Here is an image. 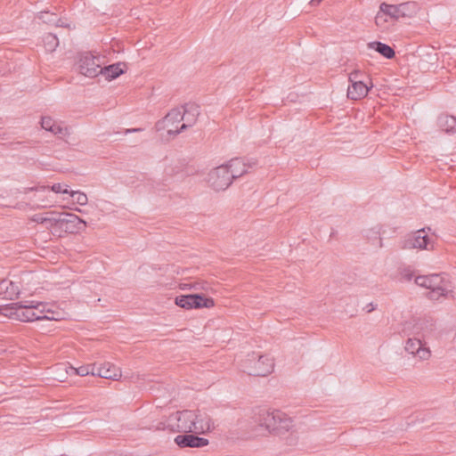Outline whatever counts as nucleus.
Segmentation results:
<instances>
[{
	"instance_id": "1",
	"label": "nucleus",
	"mask_w": 456,
	"mask_h": 456,
	"mask_svg": "<svg viewBox=\"0 0 456 456\" xmlns=\"http://www.w3.org/2000/svg\"><path fill=\"white\" fill-rule=\"evenodd\" d=\"M256 421L269 433L279 436L290 431L293 427L291 417L280 410L261 409L258 411Z\"/></svg>"
},
{
	"instance_id": "2",
	"label": "nucleus",
	"mask_w": 456,
	"mask_h": 456,
	"mask_svg": "<svg viewBox=\"0 0 456 456\" xmlns=\"http://www.w3.org/2000/svg\"><path fill=\"white\" fill-rule=\"evenodd\" d=\"M415 284L429 289L427 296L431 300H439L440 297H448L453 293L451 282L441 274L416 276Z\"/></svg>"
},
{
	"instance_id": "3",
	"label": "nucleus",
	"mask_w": 456,
	"mask_h": 456,
	"mask_svg": "<svg viewBox=\"0 0 456 456\" xmlns=\"http://www.w3.org/2000/svg\"><path fill=\"white\" fill-rule=\"evenodd\" d=\"M86 222L80 219L75 214L70 213H56L53 214V229L54 235L61 236L62 233H77L86 229Z\"/></svg>"
},
{
	"instance_id": "4",
	"label": "nucleus",
	"mask_w": 456,
	"mask_h": 456,
	"mask_svg": "<svg viewBox=\"0 0 456 456\" xmlns=\"http://www.w3.org/2000/svg\"><path fill=\"white\" fill-rule=\"evenodd\" d=\"M34 301L15 302L1 306L0 312L9 318L21 321V322H33L38 318L37 312H36Z\"/></svg>"
},
{
	"instance_id": "5",
	"label": "nucleus",
	"mask_w": 456,
	"mask_h": 456,
	"mask_svg": "<svg viewBox=\"0 0 456 456\" xmlns=\"http://www.w3.org/2000/svg\"><path fill=\"white\" fill-rule=\"evenodd\" d=\"M244 371L253 376H266L273 372L274 362L273 358L252 353L242 362Z\"/></svg>"
},
{
	"instance_id": "6",
	"label": "nucleus",
	"mask_w": 456,
	"mask_h": 456,
	"mask_svg": "<svg viewBox=\"0 0 456 456\" xmlns=\"http://www.w3.org/2000/svg\"><path fill=\"white\" fill-rule=\"evenodd\" d=\"M167 426L179 433H193L194 410L177 411L168 417Z\"/></svg>"
},
{
	"instance_id": "7",
	"label": "nucleus",
	"mask_w": 456,
	"mask_h": 456,
	"mask_svg": "<svg viewBox=\"0 0 456 456\" xmlns=\"http://www.w3.org/2000/svg\"><path fill=\"white\" fill-rule=\"evenodd\" d=\"M175 303L186 310L200 309V307L210 309L215 305L213 297H206L201 293L177 296L175 298Z\"/></svg>"
},
{
	"instance_id": "8",
	"label": "nucleus",
	"mask_w": 456,
	"mask_h": 456,
	"mask_svg": "<svg viewBox=\"0 0 456 456\" xmlns=\"http://www.w3.org/2000/svg\"><path fill=\"white\" fill-rule=\"evenodd\" d=\"M100 56H94L86 52L82 54L78 59L77 69L80 74L94 77L102 72V62Z\"/></svg>"
},
{
	"instance_id": "9",
	"label": "nucleus",
	"mask_w": 456,
	"mask_h": 456,
	"mask_svg": "<svg viewBox=\"0 0 456 456\" xmlns=\"http://www.w3.org/2000/svg\"><path fill=\"white\" fill-rule=\"evenodd\" d=\"M183 119L181 109H173L167 114L163 119L158 121L157 129H166L167 134L175 136L183 131L179 126L180 122Z\"/></svg>"
},
{
	"instance_id": "10",
	"label": "nucleus",
	"mask_w": 456,
	"mask_h": 456,
	"mask_svg": "<svg viewBox=\"0 0 456 456\" xmlns=\"http://www.w3.org/2000/svg\"><path fill=\"white\" fill-rule=\"evenodd\" d=\"M231 177L229 168L223 164L209 172L208 182L215 191H224L232 183Z\"/></svg>"
},
{
	"instance_id": "11",
	"label": "nucleus",
	"mask_w": 456,
	"mask_h": 456,
	"mask_svg": "<svg viewBox=\"0 0 456 456\" xmlns=\"http://www.w3.org/2000/svg\"><path fill=\"white\" fill-rule=\"evenodd\" d=\"M434 330L435 324L433 321L428 319H417L408 322L404 328V330H409V335L419 338L422 341L429 337Z\"/></svg>"
},
{
	"instance_id": "12",
	"label": "nucleus",
	"mask_w": 456,
	"mask_h": 456,
	"mask_svg": "<svg viewBox=\"0 0 456 456\" xmlns=\"http://www.w3.org/2000/svg\"><path fill=\"white\" fill-rule=\"evenodd\" d=\"M215 424L210 415L203 410H194L193 433L204 435L213 432Z\"/></svg>"
},
{
	"instance_id": "13",
	"label": "nucleus",
	"mask_w": 456,
	"mask_h": 456,
	"mask_svg": "<svg viewBox=\"0 0 456 456\" xmlns=\"http://www.w3.org/2000/svg\"><path fill=\"white\" fill-rule=\"evenodd\" d=\"M431 244L430 239L425 229L419 230L409 237L407 240L403 241L402 248L403 249H429Z\"/></svg>"
},
{
	"instance_id": "14",
	"label": "nucleus",
	"mask_w": 456,
	"mask_h": 456,
	"mask_svg": "<svg viewBox=\"0 0 456 456\" xmlns=\"http://www.w3.org/2000/svg\"><path fill=\"white\" fill-rule=\"evenodd\" d=\"M194 433H184L178 435L175 438V443L179 445L180 448H203L208 445L209 441L201 436H197Z\"/></svg>"
},
{
	"instance_id": "15",
	"label": "nucleus",
	"mask_w": 456,
	"mask_h": 456,
	"mask_svg": "<svg viewBox=\"0 0 456 456\" xmlns=\"http://www.w3.org/2000/svg\"><path fill=\"white\" fill-rule=\"evenodd\" d=\"M405 351L408 354H413L420 361H426L431 356V351L428 347L425 346V343L419 338H409L406 341Z\"/></svg>"
},
{
	"instance_id": "16",
	"label": "nucleus",
	"mask_w": 456,
	"mask_h": 456,
	"mask_svg": "<svg viewBox=\"0 0 456 456\" xmlns=\"http://www.w3.org/2000/svg\"><path fill=\"white\" fill-rule=\"evenodd\" d=\"M182 116L183 122L180 126V129L185 130L195 125L200 116V107L196 103H187L182 109Z\"/></svg>"
},
{
	"instance_id": "17",
	"label": "nucleus",
	"mask_w": 456,
	"mask_h": 456,
	"mask_svg": "<svg viewBox=\"0 0 456 456\" xmlns=\"http://www.w3.org/2000/svg\"><path fill=\"white\" fill-rule=\"evenodd\" d=\"M226 167L229 168L232 182L248 171L252 164L246 163L242 159H233L227 162Z\"/></svg>"
},
{
	"instance_id": "18",
	"label": "nucleus",
	"mask_w": 456,
	"mask_h": 456,
	"mask_svg": "<svg viewBox=\"0 0 456 456\" xmlns=\"http://www.w3.org/2000/svg\"><path fill=\"white\" fill-rule=\"evenodd\" d=\"M96 375L102 377V379L118 380L121 376V370L118 366L105 362L97 367Z\"/></svg>"
},
{
	"instance_id": "19",
	"label": "nucleus",
	"mask_w": 456,
	"mask_h": 456,
	"mask_svg": "<svg viewBox=\"0 0 456 456\" xmlns=\"http://www.w3.org/2000/svg\"><path fill=\"white\" fill-rule=\"evenodd\" d=\"M370 87L362 81H354L347 88V96L351 100H361L369 94Z\"/></svg>"
},
{
	"instance_id": "20",
	"label": "nucleus",
	"mask_w": 456,
	"mask_h": 456,
	"mask_svg": "<svg viewBox=\"0 0 456 456\" xmlns=\"http://www.w3.org/2000/svg\"><path fill=\"white\" fill-rule=\"evenodd\" d=\"M20 293L19 287L8 279L0 281V298L12 300Z\"/></svg>"
},
{
	"instance_id": "21",
	"label": "nucleus",
	"mask_w": 456,
	"mask_h": 456,
	"mask_svg": "<svg viewBox=\"0 0 456 456\" xmlns=\"http://www.w3.org/2000/svg\"><path fill=\"white\" fill-rule=\"evenodd\" d=\"M367 47L369 49L375 50L387 59H393L395 55V52L393 47L380 41L369 42Z\"/></svg>"
},
{
	"instance_id": "22",
	"label": "nucleus",
	"mask_w": 456,
	"mask_h": 456,
	"mask_svg": "<svg viewBox=\"0 0 456 456\" xmlns=\"http://www.w3.org/2000/svg\"><path fill=\"white\" fill-rule=\"evenodd\" d=\"M125 72V63H116L106 67H102V72L100 75L104 76L106 79L110 81V79L117 78L119 75L124 74Z\"/></svg>"
},
{
	"instance_id": "23",
	"label": "nucleus",
	"mask_w": 456,
	"mask_h": 456,
	"mask_svg": "<svg viewBox=\"0 0 456 456\" xmlns=\"http://www.w3.org/2000/svg\"><path fill=\"white\" fill-rule=\"evenodd\" d=\"M60 368H63L67 374L86 376L88 374L96 375L94 365H82L79 367H73L71 365H61Z\"/></svg>"
},
{
	"instance_id": "24",
	"label": "nucleus",
	"mask_w": 456,
	"mask_h": 456,
	"mask_svg": "<svg viewBox=\"0 0 456 456\" xmlns=\"http://www.w3.org/2000/svg\"><path fill=\"white\" fill-rule=\"evenodd\" d=\"M438 126L445 133H456V118L449 115H440L437 120Z\"/></svg>"
},
{
	"instance_id": "25",
	"label": "nucleus",
	"mask_w": 456,
	"mask_h": 456,
	"mask_svg": "<svg viewBox=\"0 0 456 456\" xmlns=\"http://www.w3.org/2000/svg\"><path fill=\"white\" fill-rule=\"evenodd\" d=\"M31 220L37 224H45L47 228L53 232L54 223V212H47L45 214H36L31 217Z\"/></svg>"
},
{
	"instance_id": "26",
	"label": "nucleus",
	"mask_w": 456,
	"mask_h": 456,
	"mask_svg": "<svg viewBox=\"0 0 456 456\" xmlns=\"http://www.w3.org/2000/svg\"><path fill=\"white\" fill-rule=\"evenodd\" d=\"M211 288L210 284L204 280H196L192 282L180 283V289H194L195 291H208Z\"/></svg>"
},
{
	"instance_id": "27",
	"label": "nucleus",
	"mask_w": 456,
	"mask_h": 456,
	"mask_svg": "<svg viewBox=\"0 0 456 456\" xmlns=\"http://www.w3.org/2000/svg\"><path fill=\"white\" fill-rule=\"evenodd\" d=\"M419 11L416 2H406L400 4L401 17H413Z\"/></svg>"
},
{
	"instance_id": "28",
	"label": "nucleus",
	"mask_w": 456,
	"mask_h": 456,
	"mask_svg": "<svg viewBox=\"0 0 456 456\" xmlns=\"http://www.w3.org/2000/svg\"><path fill=\"white\" fill-rule=\"evenodd\" d=\"M380 12L390 16L394 20L401 19L400 4H388L382 3L380 4Z\"/></svg>"
},
{
	"instance_id": "29",
	"label": "nucleus",
	"mask_w": 456,
	"mask_h": 456,
	"mask_svg": "<svg viewBox=\"0 0 456 456\" xmlns=\"http://www.w3.org/2000/svg\"><path fill=\"white\" fill-rule=\"evenodd\" d=\"M44 46L46 52H53L59 45V39L54 33H46L43 37Z\"/></svg>"
},
{
	"instance_id": "30",
	"label": "nucleus",
	"mask_w": 456,
	"mask_h": 456,
	"mask_svg": "<svg viewBox=\"0 0 456 456\" xmlns=\"http://www.w3.org/2000/svg\"><path fill=\"white\" fill-rule=\"evenodd\" d=\"M50 133L60 138H64L70 134V132L67 126H62L61 124L57 123L55 120L53 121V127L50 129Z\"/></svg>"
},
{
	"instance_id": "31",
	"label": "nucleus",
	"mask_w": 456,
	"mask_h": 456,
	"mask_svg": "<svg viewBox=\"0 0 456 456\" xmlns=\"http://www.w3.org/2000/svg\"><path fill=\"white\" fill-rule=\"evenodd\" d=\"M34 305L37 306V309L35 308L36 312H37V315H38V318L37 321L38 320H55L56 318H54V316H47L46 315V313H48L49 311L46 310V305L42 303V302H34Z\"/></svg>"
},
{
	"instance_id": "32",
	"label": "nucleus",
	"mask_w": 456,
	"mask_h": 456,
	"mask_svg": "<svg viewBox=\"0 0 456 456\" xmlns=\"http://www.w3.org/2000/svg\"><path fill=\"white\" fill-rule=\"evenodd\" d=\"M69 193L78 205L86 206L87 204V197L86 192L80 191H71Z\"/></svg>"
},
{
	"instance_id": "33",
	"label": "nucleus",
	"mask_w": 456,
	"mask_h": 456,
	"mask_svg": "<svg viewBox=\"0 0 456 456\" xmlns=\"http://www.w3.org/2000/svg\"><path fill=\"white\" fill-rule=\"evenodd\" d=\"M38 17L40 20H42L44 22H46V23L54 22L55 20H57L58 22L60 21V20L56 19L55 14L49 13L47 12H40Z\"/></svg>"
},
{
	"instance_id": "34",
	"label": "nucleus",
	"mask_w": 456,
	"mask_h": 456,
	"mask_svg": "<svg viewBox=\"0 0 456 456\" xmlns=\"http://www.w3.org/2000/svg\"><path fill=\"white\" fill-rule=\"evenodd\" d=\"M54 120L50 117H43L41 118V126L42 128L50 131L52 127H53Z\"/></svg>"
},
{
	"instance_id": "35",
	"label": "nucleus",
	"mask_w": 456,
	"mask_h": 456,
	"mask_svg": "<svg viewBox=\"0 0 456 456\" xmlns=\"http://www.w3.org/2000/svg\"><path fill=\"white\" fill-rule=\"evenodd\" d=\"M363 76V73L360 71V69H354L350 75H349V81L351 83H354V81H362L361 78Z\"/></svg>"
},
{
	"instance_id": "36",
	"label": "nucleus",
	"mask_w": 456,
	"mask_h": 456,
	"mask_svg": "<svg viewBox=\"0 0 456 456\" xmlns=\"http://www.w3.org/2000/svg\"><path fill=\"white\" fill-rule=\"evenodd\" d=\"M414 276L412 271L409 268H403L401 270V279L405 281H411Z\"/></svg>"
},
{
	"instance_id": "37",
	"label": "nucleus",
	"mask_w": 456,
	"mask_h": 456,
	"mask_svg": "<svg viewBox=\"0 0 456 456\" xmlns=\"http://www.w3.org/2000/svg\"><path fill=\"white\" fill-rule=\"evenodd\" d=\"M67 187L68 186H65V188H63L62 183H53V185L51 187V190L53 191L54 192L69 193V191L68 190Z\"/></svg>"
},
{
	"instance_id": "38",
	"label": "nucleus",
	"mask_w": 456,
	"mask_h": 456,
	"mask_svg": "<svg viewBox=\"0 0 456 456\" xmlns=\"http://www.w3.org/2000/svg\"><path fill=\"white\" fill-rule=\"evenodd\" d=\"M385 15L383 12H380V10L379 11L375 19L376 25L382 26L386 22Z\"/></svg>"
},
{
	"instance_id": "39",
	"label": "nucleus",
	"mask_w": 456,
	"mask_h": 456,
	"mask_svg": "<svg viewBox=\"0 0 456 456\" xmlns=\"http://www.w3.org/2000/svg\"><path fill=\"white\" fill-rule=\"evenodd\" d=\"M166 428V425L165 423H159L158 426H157V430H165Z\"/></svg>"
},
{
	"instance_id": "40",
	"label": "nucleus",
	"mask_w": 456,
	"mask_h": 456,
	"mask_svg": "<svg viewBox=\"0 0 456 456\" xmlns=\"http://www.w3.org/2000/svg\"><path fill=\"white\" fill-rule=\"evenodd\" d=\"M373 310H375V305L372 303H370L367 311L370 313L372 312Z\"/></svg>"
},
{
	"instance_id": "41",
	"label": "nucleus",
	"mask_w": 456,
	"mask_h": 456,
	"mask_svg": "<svg viewBox=\"0 0 456 456\" xmlns=\"http://www.w3.org/2000/svg\"><path fill=\"white\" fill-rule=\"evenodd\" d=\"M322 0H311V4L317 5L322 3Z\"/></svg>"
},
{
	"instance_id": "42",
	"label": "nucleus",
	"mask_w": 456,
	"mask_h": 456,
	"mask_svg": "<svg viewBox=\"0 0 456 456\" xmlns=\"http://www.w3.org/2000/svg\"><path fill=\"white\" fill-rule=\"evenodd\" d=\"M140 128L127 129L126 133H132V131H139Z\"/></svg>"
}]
</instances>
